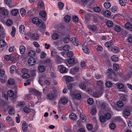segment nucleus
Here are the masks:
<instances>
[{"label": "nucleus", "mask_w": 132, "mask_h": 132, "mask_svg": "<svg viewBox=\"0 0 132 132\" xmlns=\"http://www.w3.org/2000/svg\"><path fill=\"white\" fill-rule=\"evenodd\" d=\"M47 97L48 99L52 100L55 99L56 97V96L54 93H49L47 95Z\"/></svg>", "instance_id": "nucleus-1"}, {"label": "nucleus", "mask_w": 132, "mask_h": 132, "mask_svg": "<svg viewBox=\"0 0 132 132\" xmlns=\"http://www.w3.org/2000/svg\"><path fill=\"white\" fill-rule=\"evenodd\" d=\"M30 91L32 92V93H34L38 97H40L41 96L42 93L32 88L30 89Z\"/></svg>", "instance_id": "nucleus-2"}, {"label": "nucleus", "mask_w": 132, "mask_h": 132, "mask_svg": "<svg viewBox=\"0 0 132 132\" xmlns=\"http://www.w3.org/2000/svg\"><path fill=\"white\" fill-rule=\"evenodd\" d=\"M7 95L10 97H12L13 98H15L17 97L16 95V94H14L13 91L11 90H10L8 92Z\"/></svg>", "instance_id": "nucleus-3"}, {"label": "nucleus", "mask_w": 132, "mask_h": 132, "mask_svg": "<svg viewBox=\"0 0 132 132\" xmlns=\"http://www.w3.org/2000/svg\"><path fill=\"white\" fill-rule=\"evenodd\" d=\"M36 60L32 57L29 58L28 60V63L30 65H34L35 64Z\"/></svg>", "instance_id": "nucleus-4"}, {"label": "nucleus", "mask_w": 132, "mask_h": 132, "mask_svg": "<svg viewBox=\"0 0 132 132\" xmlns=\"http://www.w3.org/2000/svg\"><path fill=\"white\" fill-rule=\"evenodd\" d=\"M28 129V125L25 121L23 122L22 125V129L23 131L26 132Z\"/></svg>", "instance_id": "nucleus-5"}, {"label": "nucleus", "mask_w": 132, "mask_h": 132, "mask_svg": "<svg viewBox=\"0 0 132 132\" xmlns=\"http://www.w3.org/2000/svg\"><path fill=\"white\" fill-rule=\"evenodd\" d=\"M37 26L39 27H42L44 29L45 28V25L43 21L42 20L39 21L38 22L37 24Z\"/></svg>", "instance_id": "nucleus-6"}, {"label": "nucleus", "mask_w": 132, "mask_h": 132, "mask_svg": "<svg viewBox=\"0 0 132 132\" xmlns=\"http://www.w3.org/2000/svg\"><path fill=\"white\" fill-rule=\"evenodd\" d=\"M4 3L7 5L10 8L13 7V6L12 5V1L11 0H4Z\"/></svg>", "instance_id": "nucleus-7"}, {"label": "nucleus", "mask_w": 132, "mask_h": 132, "mask_svg": "<svg viewBox=\"0 0 132 132\" xmlns=\"http://www.w3.org/2000/svg\"><path fill=\"white\" fill-rule=\"evenodd\" d=\"M88 28L90 30L92 31H95L97 29V27L96 25H89Z\"/></svg>", "instance_id": "nucleus-8"}, {"label": "nucleus", "mask_w": 132, "mask_h": 132, "mask_svg": "<svg viewBox=\"0 0 132 132\" xmlns=\"http://www.w3.org/2000/svg\"><path fill=\"white\" fill-rule=\"evenodd\" d=\"M0 11H2V14L3 15L5 16L8 15V12L7 9L0 7Z\"/></svg>", "instance_id": "nucleus-9"}, {"label": "nucleus", "mask_w": 132, "mask_h": 132, "mask_svg": "<svg viewBox=\"0 0 132 132\" xmlns=\"http://www.w3.org/2000/svg\"><path fill=\"white\" fill-rule=\"evenodd\" d=\"M69 118L70 119L72 120H76L77 118L76 115L73 112L70 114Z\"/></svg>", "instance_id": "nucleus-10"}, {"label": "nucleus", "mask_w": 132, "mask_h": 132, "mask_svg": "<svg viewBox=\"0 0 132 132\" xmlns=\"http://www.w3.org/2000/svg\"><path fill=\"white\" fill-rule=\"evenodd\" d=\"M70 41L71 43H73V44L76 46H77L78 44V42L77 39L74 37H72L70 39Z\"/></svg>", "instance_id": "nucleus-11"}, {"label": "nucleus", "mask_w": 132, "mask_h": 132, "mask_svg": "<svg viewBox=\"0 0 132 132\" xmlns=\"http://www.w3.org/2000/svg\"><path fill=\"white\" fill-rule=\"evenodd\" d=\"M109 50L114 53H118L119 51V50L118 49V48L115 46L112 47L110 49H109Z\"/></svg>", "instance_id": "nucleus-12"}, {"label": "nucleus", "mask_w": 132, "mask_h": 132, "mask_svg": "<svg viewBox=\"0 0 132 132\" xmlns=\"http://www.w3.org/2000/svg\"><path fill=\"white\" fill-rule=\"evenodd\" d=\"M113 43L111 41H109L108 42H107L105 44V46L108 48V50H109V49H110V48L113 45Z\"/></svg>", "instance_id": "nucleus-13"}, {"label": "nucleus", "mask_w": 132, "mask_h": 132, "mask_svg": "<svg viewBox=\"0 0 132 132\" xmlns=\"http://www.w3.org/2000/svg\"><path fill=\"white\" fill-rule=\"evenodd\" d=\"M0 81L1 82L4 83L6 82L7 80V76L5 75L0 77Z\"/></svg>", "instance_id": "nucleus-14"}, {"label": "nucleus", "mask_w": 132, "mask_h": 132, "mask_svg": "<svg viewBox=\"0 0 132 132\" xmlns=\"http://www.w3.org/2000/svg\"><path fill=\"white\" fill-rule=\"evenodd\" d=\"M101 108L102 109H104L106 108H108V110L109 111H110V108L108 107V105L107 104L102 103L101 104Z\"/></svg>", "instance_id": "nucleus-15"}, {"label": "nucleus", "mask_w": 132, "mask_h": 132, "mask_svg": "<svg viewBox=\"0 0 132 132\" xmlns=\"http://www.w3.org/2000/svg\"><path fill=\"white\" fill-rule=\"evenodd\" d=\"M60 72L62 73H65L67 72L68 70L65 67H62L60 69Z\"/></svg>", "instance_id": "nucleus-16"}, {"label": "nucleus", "mask_w": 132, "mask_h": 132, "mask_svg": "<svg viewBox=\"0 0 132 132\" xmlns=\"http://www.w3.org/2000/svg\"><path fill=\"white\" fill-rule=\"evenodd\" d=\"M67 86L68 89L71 91L72 90V88L74 87L75 85L73 83H71L68 84Z\"/></svg>", "instance_id": "nucleus-17"}, {"label": "nucleus", "mask_w": 132, "mask_h": 132, "mask_svg": "<svg viewBox=\"0 0 132 132\" xmlns=\"http://www.w3.org/2000/svg\"><path fill=\"white\" fill-rule=\"evenodd\" d=\"M80 119L81 120V121L83 122H86V118L84 114H80Z\"/></svg>", "instance_id": "nucleus-18"}, {"label": "nucleus", "mask_w": 132, "mask_h": 132, "mask_svg": "<svg viewBox=\"0 0 132 132\" xmlns=\"http://www.w3.org/2000/svg\"><path fill=\"white\" fill-rule=\"evenodd\" d=\"M104 15L106 17H109L111 15V12L108 10L105 11L103 13Z\"/></svg>", "instance_id": "nucleus-19"}, {"label": "nucleus", "mask_w": 132, "mask_h": 132, "mask_svg": "<svg viewBox=\"0 0 132 132\" xmlns=\"http://www.w3.org/2000/svg\"><path fill=\"white\" fill-rule=\"evenodd\" d=\"M26 48L23 46H21L19 47V50L21 54H23L25 51Z\"/></svg>", "instance_id": "nucleus-20"}, {"label": "nucleus", "mask_w": 132, "mask_h": 132, "mask_svg": "<svg viewBox=\"0 0 132 132\" xmlns=\"http://www.w3.org/2000/svg\"><path fill=\"white\" fill-rule=\"evenodd\" d=\"M38 69L40 72H43L45 71V67L44 65H41L39 66Z\"/></svg>", "instance_id": "nucleus-21"}, {"label": "nucleus", "mask_w": 132, "mask_h": 132, "mask_svg": "<svg viewBox=\"0 0 132 132\" xmlns=\"http://www.w3.org/2000/svg\"><path fill=\"white\" fill-rule=\"evenodd\" d=\"M32 38L34 39L37 40L39 39V35L37 34H34L31 35V36Z\"/></svg>", "instance_id": "nucleus-22"}, {"label": "nucleus", "mask_w": 132, "mask_h": 132, "mask_svg": "<svg viewBox=\"0 0 132 132\" xmlns=\"http://www.w3.org/2000/svg\"><path fill=\"white\" fill-rule=\"evenodd\" d=\"M61 103L63 105L66 104L67 103L68 100L65 98H63L61 99L60 101Z\"/></svg>", "instance_id": "nucleus-23"}, {"label": "nucleus", "mask_w": 132, "mask_h": 132, "mask_svg": "<svg viewBox=\"0 0 132 132\" xmlns=\"http://www.w3.org/2000/svg\"><path fill=\"white\" fill-rule=\"evenodd\" d=\"M18 12V10L16 9H14L12 10L11 12V13L12 15L15 16L16 15Z\"/></svg>", "instance_id": "nucleus-24"}, {"label": "nucleus", "mask_w": 132, "mask_h": 132, "mask_svg": "<svg viewBox=\"0 0 132 132\" xmlns=\"http://www.w3.org/2000/svg\"><path fill=\"white\" fill-rule=\"evenodd\" d=\"M111 58L112 60L114 62H117L118 60V57L115 55H113V56H112Z\"/></svg>", "instance_id": "nucleus-25"}, {"label": "nucleus", "mask_w": 132, "mask_h": 132, "mask_svg": "<svg viewBox=\"0 0 132 132\" xmlns=\"http://www.w3.org/2000/svg\"><path fill=\"white\" fill-rule=\"evenodd\" d=\"M82 50L84 53L86 54H88L90 52L89 50L86 46L83 47Z\"/></svg>", "instance_id": "nucleus-26"}, {"label": "nucleus", "mask_w": 132, "mask_h": 132, "mask_svg": "<svg viewBox=\"0 0 132 132\" xmlns=\"http://www.w3.org/2000/svg\"><path fill=\"white\" fill-rule=\"evenodd\" d=\"M130 111L129 109H126L123 111L124 114L126 116H128L130 114Z\"/></svg>", "instance_id": "nucleus-27"}, {"label": "nucleus", "mask_w": 132, "mask_h": 132, "mask_svg": "<svg viewBox=\"0 0 132 132\" xmlns=\"http://www.w3.org/2000/svg\"><path fill=\"white\" fill-rule=\"evenodd\" d=\"M52 37L53 39L56 40L58 38L59 36L58 34L55 33L52 35Z\"/></svg>", "instance_id": "nucleus-28"}, {"label": "nucleus", "mask_w": 132, "mask_h": 132, "mask_svg": "<svg viewBox=\"0 0 132 132\" xmlns=\"http://www.w3.org/2000/svg\"><path fill=\"white\" fill-rule=\"evenodd\" d=\"M35 54V52L33 50L30 51L28 53L29 56L31 57L34 56Z\"/></svg>", "instance_id": "nucleus-29"}, {"label": "nucleus", "mask_w": 132, "mask_h": 132, "mask_svg": "<svg viewBox=\"0 0 132 132\" xmlns=\"http://www.w3.org/2000/svg\"><path fill=\"white\" fill-rule=\"evenodd\" d=\"M39 20V18H38L35 17L32 19V22L33 23L37 25Z\"/></svg>", "instance_id": "nucleus-30"}, {"label": "nucleus", "mask_w": 132, "mask_h": 132, "mask_svg": "<svg viewBox=\"0 0 132 132\" xmlns=\"http://www.w3.org/2000/svg\"><path fill=\"white\" fill-rule=\"evenodd\" d=\"M20 13L22 16L25 15L26 13V10L23 8H21L20 9Z\"/></svg>", "instance_id": "nucleus-31"}, {"label": "nucleus", "mask_w": 132, "mask_h": 132, "mask_svg": "<svg viewBox=\"0 0 132 132\" xmlns=\"http://www.w3.org/2000/svg\"><path fill=\"white\" fill-rule=\"evenodd\" d=\"M12 31L11 32V35L12 37H14L15 36L16 29L14 27L12 26Z\"/></svg>", "instance_id": "nucleus-32"}, {"label": "nucleus", "mask_w": 132, "mask_h": 132, "mask_svg": "<svg viewBox=\"0 0 132 132\" xmlns=\"http://www.w3.org/2000/svg\"><path fill=\"white\" fill-rule=\"evenodd\" d=\"M109 127L111 130L114 129L116 128V125L114 123H111L110 124Z\"/></svg>", "instance_id": "nucleus-33"}, {"label": "nucleus", "mask_w": 132, "mask_h": 132, "mask_svg": "<svg viewBox=\"0 0 132 132\" xmlns=\"http://www.w3.org/2000/svg\"><path fill=\"white\" fill-rule=\"evenodd\" d=\"M104 5L106 8L108 9L111 6V4L110 3L108 2H106L104 3Z\"/></svg>", "instance_id": "nucleus-34"}, {"label": "nucleus", "mask_w": 132, "mask_h": 132, "mask_svg": "<svg viewBox=\"0 0 132 132\" xmlns=\"http://www.w3.org/2000/svg\"><path fill=\"white\" fill-rule=\"evenodd\" d=\"M25 30L24 26L23 25H21L19 27V30L21 33H23Z\"/></svg>", "instance_id": "nucleus-35"}, {"label": "nucleus", "mask_w": 132, "mask_h": 132, "mask_svg": "<svg viewBox=\"0 0 132 132\" xmlns=\"http://www.w3.org/2000/svg\"><path fill=\"white\" fill-rule=\"evenodd\" d=\"M121 30V28L120 26L119 25H117L115 26L114 30L117 32H119Z\"/></svg>", "instance_id": "nucleus-36"}, {"label": "nucleus", "mask_w": 132, "mask_h": 132, "mask_svg": "<svg viewBox=\"0 0 132 132\" xmlns=\"http://www.w3.org/2000/svg\"><path fill=\"white\" fill-rule=\"evenodd\" d=\"M70 49V46L67 44L65 45L63 47V49L64 51H68Z\"/></svg>", "instance_id": "nucleus-37"}, {"label": "nucleus", "mask_w": 132, "mask_h": 132, "mask_svg": "<svg viewBox=\"0 0 132 132\" xmlns=\"http://www.w3.org/2000/svg\"><path fill=\"white\" fill-rule=\"evenodd\" d=\"M106 119L104 116L102 115L101 116L99 117V120L100 122H106Z\"/></svg>", "instance_id": "nucleus-38"}, {"label": "nucleus", "mask_w": 132, "mask_h": 132, "mask_svg": "<svg viewBox=\"0 0 132 132\" xmlns=\"http://www.w3.org/2000/svg\"><path fill=\"white\" fill-rule=\"evenodd\" d=\"M7 82L9 85H12L14 83V80L12 78L8 80Z\"/></svg>", "instance_id": "nucleus-39"}, {"label": "nucleus", "mask_w": 132, "mask_h": 132, "mask_svg": "<svg viewBox=\"0 0 132 132\" xmlns=\"http://www.w3.org/2000/svg\"><path fill=\"white\" fill-rule=\"evenodd\" d=\"M104 116L105 117L106 120H109L110 119L111 117V115L108 113H105L104 115Z\"/></svg>", "instance_id": "nucleus-40"}, {"label": "nucleus", "mask_w": 132, "mask_h": 132, "mask_svg": "<svg viewBox=\"0 0 132 132\" xmlns=\"http://www.w3.org/2000/svg\"><path fill=\"white\" fill-rule=\"evenodd\" d=\"M117 105L118 107L121 108L123 106L124 104L122 101H119L117 102Z\"/></svg>", "instance_id": "nucleus-41"}, {"label": "nucleus", "mask_w": 132, "mask_h": 132, "mask_svg": "<svg viewBox=\"0 0 132 132\" xmlns=\"http://www.w3.org/2000/svg\"><path fill=\"white\" fill-rule=\"evenodd\" d=\"M125 27L127 29H130L132 27V25L131 23L129 22L127 23L125 25Z\"/></svg>", "instance_id": "nucleus-42"}, {"label": "nucleus", "mask_w": 132, "mask_h": 132, "mask_svg": "<svg viewBox=\"0 0 132 132\" xmlns=\"http://www.w3.org/2000/svg\"><path fill=\"white\" fill-rule=\"evenodd\" d=\"M39 14L42 17L45 18L46 15V13L44 11H43L40 12Z\"/></svg>", "instance_id": "nucleus-43"}, {"label": "nucleus", "mask_w": 132, "mask_h": 132, "mask_svg": "<svg viewBox=\"0 0 132 132\" xmlns=\"http://www.w3.org/2000/svg\"><path fill=\"white\" fill-rule=\"evenodd\" d=\"M106 87L108 88L111 87L112 86V83L109 81H107L105 83Z\"/></svg>", "instance_id": "nucleus-44"}, {"label": "nucleus", "mask_w": 132, "mask_h": 132, "mask_svg": "<svg viewBox=\"0 0 132 132\" xmlns=\"http://www.w3.org/2000/svg\"><path fill=\"white\" fill-rule=\"evenodd\" d=\"M66 77V81L67 83L71 81L72 80V78L70 76H67Z\"/></svg>", "instance_id": "nucleus-45"}, {"label": "nucleus", "mask_w": 132, "mask_h": 132, "mask_svg": "<svg viewBox=\"0 0 132 132\" xmlns=\"http://www.w3.org/2000/svg\"><path fill=\"white\" fill-rule=\"evenodd\" d=\"M12 21L11 19H9L6 21V24L7 26H10L12 25Z\"/></svg>", "instance_id": "nucleus-46"}, {"label": "nucleus", "mask_w": 132, "mask_h": 132, "mask_svg": "<svg viewBox=\"0 0 132 132\" xmlns=\"http://www.w3.org/2000/svg\"><path fill=\"white\" fill-rule=\"evenodd\" d=\"M107 26L109 27H112L113 25V22L111 21H108L106 23Z\"/></svg>", "instance_id": "nucleus-47"}, {"label": "nucleus", "mask_w": 132, "mask_h": 132, "mask_svg": "<svg viewBox=\"0 0 132 132\" xmlns=\"http://www.w3.org/2000/svg\"><path fill=\"white\" fill-rule=\"evenodd\" d=\"M24 112L25 113H26L27 114H28L30 111V109L26 107H25L23 108V109Z\"/></svg>", "instance_id": "nucleus-48"}, {"label": "nucleus", "mask_w": 132, "mask_h": 132, "mask_svg": "<svg viewBox=\"0 0 132 132\" xmlns=\"http://www.w3.org/2000/svg\"><path fill=\"white\" fill-rule=\"evenodd\" d=\"M64 21L66 22H68L69 21L70 19V17L69 15L66 16L64 18Z\"/></svg>", "instance_id": "nucleus-49"}, {"label": "nucleus", "mask_w": 132, "mask_h": 132, "mask_svg": "<svg viewBox=\"0 0 132 132\" xmlns=\"http://www.w3.org/2000/svg\"><path fill=\"white\" fill-rule=\"evenodd\" d=\"M70 40V38L68 37H65L64 38L63 40V41L65 43H68Z\"/></svg>", "instance_id": "nucleus-50"}, {"label": "nucleus", "mask_w": 132, "mask_h": 132, "mask_svg": "<svg viewBox=\"0 0 132 132\" xmlns=\"http://www.w3.org/2000/svg\"><path fill=\"white\" fill-rule=\"evenodd\" d=\"M117 88L119 89H122L124 88V85L122 83L117 84Z\"/></svg>", "instance_id": "nucleus-51"}, {"label": "nucleus", "mask_w": 132, "mask_h": 132, "mask_svg": "<svg viewBox=\"0 0 132 132\" xmlns=\"http://www.w3.org/2000/svg\"><path fill=\"white\" fill-rule=\"evenodd\" d=\"M97 85V86H100L101 87H102L103 85V82L102 81L99 80H98L96 82Z\"/></svg>", "instance_id": "nucleus-52"}, {"label": "nucleus", "mask_w": 132, "mask_h": 132, "mask_svg": "<svg viewBox=\"0 0 132 132\" xmlns=\"http://www.w3.org/2000/svg\"><path fill=\"white\" fill-rule=\"evenodd\" d=\"M58 5L60 9L61 10H62L64 5V4L62 2H60L58 3Z\"/></svg>", "instance_id": "nucleus-53"}, {"label": "nucleus", "mask_w": 132, "mask_h": 132, "mask_svg": "<svg viewBox=\"0 0 132 132\" xmlns=\"http://www.w3.org/2000/svg\"><path fill=\"white\" fill-rule=\"evenodd\" d=\"M119 3L121 5L123 6H125L126 4V2L125 0H119Z\"/></svg>", "instance_id": "nucleus-54"}, {"label": "nucleus", "mask_w": 132, "mask_h": 132, "mask_svg": "<svg viewBox=\"0 0 132 132\" xmlns=\"http://www.w3.org/2000/svg\"><path fill=\"white\" fill-rule=\"evenodd\" d=\"M6 44L5 42L3 40H0V47H2L4 46Z\"/></svg>", "instance_id": "nucleus-55"}, {"label": "nucleus", "mask_w": 132, "mask_h": 132, "mask_svg": "<svg viewBox=\"0 0 132 132\" xmlns=\"http://www.w3.org/2000/svg\"><path fill=\"white\" fill-rule=\"evenodd\" d=\"M75 98L78 100H80L81 98L80 94L79 93L76 94L75 95Z\"/></svg>", "instance_id": "nucleus-56"}, {"label": "nucleus", "mask_w": 132, "mask_h": 132, "mask_svg": "<svg viewBox=\"0 0 132 132\" xmlns=\"http://www.w3.org/2000/svg\"><path fill=\"white\" fill-rule=\"evenodd\" d=\"M75 60L73 58H70L68 60V63L70 64H72L74 63Z\"/></svg>", "instance_id": "nucleus-57"}, {"label": "nucleus", "mask_w": 132, "mask_h": 132, "mask_svg": "<svg viewBox=\"0 0 132 132\" xmlns=\"http://www.w3.org/2000/svg\"><path fill=\"white\" fill-rule=\"evenodd\" d=\"M29 76V75L28 73H23L22 76V78L24 79H27Z\"/></svg>", "instance_id": "nucleus-58"}, {"label": "nucleus", "mask_w": 132, "mask_h": 132, "mask_svg": "<svg viewBox=\"0 0 132 132\" xmlns=\"http://www.w3.org/2000/svg\"><path fill=\"white\" fill-rule=\"evenodd\" d=\"M103 76L98 74H96L95 75V78L97 79H99L103 77Z\"/></svg>", "instance_id": "nucleus-59"}, {"label": "nucleus", "mask_w": 132, "mask_h": 132, "mask_svg": "<svg viewBox=\"0 0 132 132\" xmlns=\"http://www.w3.org/2000/svg\"><path fill=\"white\" fill-rule=\"evenodd\" d=\"M15 112V110L13 108H11L9 111V113L10 115L14 114Z\"/></svg>", "instance_id": "nucleus-60"}, {"label": "nucleus", "mask_w": 132, "mask_h": 132, "mask_svg": "<svg viewBox=\"0 0 132 132\" xmlns=\"http://www.w3.org/2000/svg\"><path fill=\"white\" fill-rule=\"evenodd\" d=\"M80 88L82 90H84L86 88V86L82 83L79 85Z\"/></svg>", "instance_id": "nucleus-61"}, {"label": "nucleus", "mask_w": 132, "mask_h": 132, "mask_svg": "<svg viewBox=\"0 0 132 132\" xmlns=\"http://www.w3.org/2000/svg\"><path fill=\"white\" fill-rule=\"evenodd\" d=\"M87 102L89 105H92L93 102V100L92 98H89L87 100Z\"/></svg>", "instance_id": "nucleus-62"}, {"label": "nucleus", "mask_w": 132, "mask_h": 132, "mask_svg": "<svg viewBox=\"0 0 132 132\" xmlns=\"http://www.w3.org/2000/svg\"><path fill=\"white\" fill-rule=\"evenodd\" d=\"M72 20L73 22H77L78 21V18L77 16L74 15L72 18Z\"/></svg>", "instance_id": "nucleus-63"}, {"label": "nucleus", "mask_w": 132, "mask_h": 132, "mask_svg": "<svg viewBox=\"0 0 132 132\" xmlns=\"http://www.w3.org/2000/svg\"><path fill=\"white\" fill-rule=\"evenodd\" d=\"M119 66L116 64L113 65V68L114 70L115 71H117L119 69Z\"/></svg>", "instance_id": "nucleus-64"}]
</instances>
